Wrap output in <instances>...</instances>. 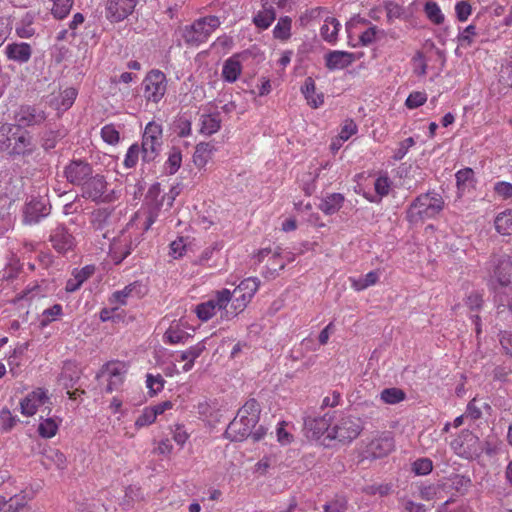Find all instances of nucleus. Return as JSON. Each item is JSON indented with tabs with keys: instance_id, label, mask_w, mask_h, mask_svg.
<instances>
[{
	"instance_id": "f257e3e1",
	"label": "nucleus",
	"mask_w": 512,
	"mask_h": 512,
	"mask_svg": "<svg viewBox=\"0 0 512 512\" xmlns=\"http://www.w3.org/2000/svg\"><path fill=\"white\" fill-rule=\"evenodd\" d=\"M91 226L95 240L101 238L108 240L109 255L115 264H120L140 243L139 235H132L127 230L121 231L117 236H111L109 215L105 211H97L93 214Z\"/></svg>"
},
{
	"instance_id": "f03ea898",
	"label": "nucleus",
	"mask_w": 512,
	"mask_h": 512,
	"mask_svg": "<svg viewBox=\"0 0 512 512\" xmlns=\"http://www.w3.org/2000/svg\"><path fill=\"white\" fill-rule=\"evenodd\" d=\"M260 406L255 399H249L238 410L236 417L229 423L225 435L228 439L240 442L249 437L251 430L259 421Z\"/></svg>"
},
{
	"instance_id": "7ed1b4c3",
	"label": "nucleus",
	"mask_w": 512,
	"mask_h": 512,
	"mask_svg": "<svg viewBox=\"0 0 512 512\" xmlns=\"http://www.w3.org/2000/svg\"><path fill=\"white\" fill-rule=\"evenodd\" d=\"M444 208L442 196L435 191L419 195L409 206L406 218L410 223H418L431 219L439 214Z\"/></svg>"
},
{
	"instance_id": "20e7f679",
	"label": "nucleus",
	"mask_w": 512,
	"mask_h": 512,
	"mask_svg": "<svg viewBox=\"0 0 512 512\" xmlns=\"http://www.w3.org/2000/svg\"><path fill=\"white\" fill-rule=\"evenodd\" d=\"M333 426L330 428V440L346 444L355 440L363 430V422L359 417L333 411Z\"/></svg>"
},
{
	"instance_id": "39448f33",
	"label": "nucleus",
	"mask_w": 512,
	"mask_h": 512,
	"mask_svg": "<svg viewBox=\"0 0 512 512\" xmlns=\"http://www.w3.org/2000/svg\"><path fill=\"white\" fill-rule=\"evenodd\" d=\"M220 25L221 21L218 16L201 17L182 29V38L188 46L197 47L206 42Z\"/></svg>"
},
{
	"instance_id": "423d86ee",
	"label": "nucleus",
	"mask_w": 512,
	"mask_h": 512,
	"mask_svg": "<svg viewBox=\"0 0 512 512\" xmlns=\"http://www.w3.org/2000/svg\"><path fill=\"white\" fill-rule=\"evenodd\" d=\"M163 145V127L161 124L151 121L145 126L141 150H142V161L152 162L160 154Z\"/></svg>"
},
{
	"instance_id": "0eeeda50",
	"label": "nucleus",
	"mask_w": 512,
	"mask_h": 512,
	"mask_svg": "<svg viewBox=\"0 0 512 512\" xmlns=\"http://www.w3.org/2000/svg\"><path fill=\"white\" fill-rule=\"evenodd\" d=\"M231 301V291L223 288L214 293L207 301L197 304L194 312L202 322L209 321L218 311L222 312L221 317L225 319L224 313Z\"/></svg>"
},
{
	"instance_id": "6e6552de",
	"label": "nucleus",
	"mask_w": 512,
	"mask_h": 512,
	"mask_svg": "<svg viewBox=\"0 0 512 512\" xmlns=\"http://www.w3.org/2000/svg\"><path fill=\"white\" fill-rule=\"evenodd\" d=\"M450 446L457 456L468 460L478 458L483 451L478 436L468 430L462 431L451 441Z\"/></svg>"
},
{
	"instance_id": "1a4fd4ad",
	"label": "nucleus",
	"mask_w": 512,
	"mask_h": 512,
	"mask_svg": "<svg viewBox=\"0 0 512 512\" xmlns=\"http://www.w3.org/2000/svg\"><path fill=\"white\" fill-rule=\"evenodd\" d=\"M143 95L148 102L159 103L167 90V79L160 70H151L143 79Z\"/></svg>"
},
{
	"instance_id": "9d476101",
	"label": "nucleus",
	"mask_w": 512,
	"mask_h": 512,
	"mask_svg": "<svg viewBox=\"0 0 512 512\" xmlns=\"http://www.w3.org/2000/svg\"><path fill=\"white\" fill-rule=\"evenodd\" d=\"M50 405L51 402L47 390L43 388H36L31 391L20 402L21 413L27 417L35 415L41 407H44V410H48L49 414L51 412Z\"/></svg>"
},
{
	"instance_id": "9b49d317",
	"label": "nucleus",
	"mask_w": 512,
	"mask_h": 512,
	"mask_svg": "<svg viewBox=\"0 0 512 512\" xmlns=\"http://www.w3.org/2000/svg\"><path fill=\"white\" fill-rule=\"evenodd\" d=\"M128 371L126 363L121 361H110L106 363L102 369V376L107 378L106 392L111 393L117 390L124 382L125 375Z\"/></svg>"
},
{
	"instance_id": "f8f14e48",
	"label": "nucleus",
	"mask_w": 512,
	"mask_h": 512,
	"mask_svg": "<svg viewBox=\"0 0 512 512\" xmlns=\"http://www.w3.org/2000/svg\"><path fill=\"white\" fill-rule=\"evenodd\" d=\"M138 0H107L106 18L112 23H118L131 15Z\"/></svg>"
},
{
	"instance_id": "ddd939ff",
	"label": "nucleus",
	"mask_w": 512,
	"mask_h": 512,
	"mask_svg": "<svg viewBox=\"0 0 512 512\" xmlns=\"http://www.w3.org/2000/svg\"><path fill=\"white\" fill-rule=\"evenodd\" d=\"M49 241L60 254H66L75 247V238L64 225H57L51 230Z\"/></svg>"
},
{
	"instance_id": "4468645a",
	"label": "nucleus",
	"mask_w": 512,
	"mask_h": 512,
	"mask_svg": "<svg viewBox=\"0 0 512 512\" xmlns=\"http://www.w3.org/2000/svg\"><path fill=\"white\" fill-rule=\"evenodd\" d=\"M67 180L74 185H82L93 173L92 166L83 160H73L65 167Z\"/></svg>"
},
{
	"instance_id": "2eb2a0df",
	"label": "nucleus",
	"mask_w": 512,
	"mask_h": 512,
	"mask_svg": "<svg viewBox=\"0 0 512 512\" xmlns=\"http://www.w3.org/2000/svg\"><path fill=\"white\" fill-rule=\"evenodd\" d=\"M46 119L43 110L30 105H22L15 113V120L19 127L40 125Z\"/></svg>"
},
{
	"instance_id": "dca6fc26",
	"label": "nucleus",
	"mask_w": 512,
	"mask_h": 512,
	"mask_svg": "<svg viewBox=\"0 0 512 512\" xmlns=\"http://www.w3.org/2000/svg\"><path fill=\"white\" fill-rule=\"evenodd\" d=\"M333 412H327L321 417L309 418L305 421V428L313 438L319 439L326 435L330 439V428L333 426Z\"/></svg>"
},
{
	"instance_id": "f3484780",
	"label": "nucleus",
	"mask_w": 512,
	"mask_h": 512,
	"mask_svg": "<svg viewBox=\"0 0 512 512\" xmlns=\"http://www.w3.org/2000/svg\"><path fill=\"white\" fill-rule=\"evenodd\" d=\"M107 182L102 175L90 176L82 184V196L86 199L98 202L102 200L104 193L106 192Z\"/></svg>"
},
{
	"instance_id": "a211bd4d",
	"label": "nucleus",
	"mask_w": 512,
	"mask_h": 512,
	"mask_svg": "<svg viewBox=\"0 0 512 512\" xmlns=\"http://www.w3.org/2000/svg\"><path fill=\"white\" fill-rule=\"evenodd\" d=\"M36 149L32 136L19 128L13 138L12 146L8 152L11 156H29Z\"/></svg>"
},
{
	"instance_id": "6ab92c4d",
	"label": "nucleus",
	"mask_w": 512,
	"mask_h": 512,
	"mask_svg": "<svg viewBox=\"0 0 512 512\" xmlns=\"http://www.w3.org/2000/svg\"><path fill=\"white\" fill-rule=\"evenodd\" d=\"M325 66L329 71L342 70L349 67L355 60V54L348 51L333 50L324 56Z\"/></svg>"
},
{
	"instance_id": "aec40b11",
	"label": "nucleus",
	"mask_w": 512,
	"mask_h": 512,
	"mask_svg": "<svg viewBox=\"0 0 512 512\" xmlns=\"http://www.w3.org/2000/svg\"><path fill=\"white\" fill-rule=\"evenodd\" d=\"M394 449V440L389 434H384L372 439L367 447L366 453L373 458H381Z\"/></svg>"
},
{
	"instance_id": "412c9836",
	"label": "nucleus",
	"mask_w": 512,
	"mask_h": 512,
	"mask_svg": "<svg viewBox=\"0 0 512 512\" xmlns=\"http://www.w3.org/2000/svg\"><path fill=\"white\" fill-rule=\"evenodd\" d=\"M5 55L9 60L19 64L27 63L32 56V48L26 42H14L5 47Z\"/></svg>"
},
{
	"instance_id": "4be33fe9",
	"label": "nucleus",
	"mask_w": 512,
	"mask_h": 512,
	"mask_svg": "<svg viewBox=\"0 0 512 512\" xmlns=\"http://www.w3.org/2000/svg\"><path fill=\"white\" fill-rule=\"evenodd\" d=\"M50 212L44 200L32 199L30 200L25 208V220L27 223H37L42 218L46 217Z\"/></svg>"
},
{
	"instance_id": "5701e85b",
	"label": "nucleus",
	"mask_w": 512,
	"mask_h": 512,
	"mask_svg": "<svg viewBox=\"0 0 512 512\" xmlns=\"http://www.w3.org/2000/svg\"><path fill=\"white\" fill-rule=\"evenodd\" d=\"M251 298L247 297L245 294L237 293L236 290H233L231 292V301L229 308L227 307V310H225L224 317L225 319L229 320L240 313H242L247 305L251 302Z\"/></svg>"
},
{
	"instance_id": "b1692460",
	"label": "nucleus",
	"mask_w": 512,
	"mask_h": 512,
	"mask_svg": "<svg viewBox=\"0 0 512 512\" xmlns=\"http://www.w3.org/2000/svg\"><path fill=\"white\" fill-rule=\"evenodd\" d=\"M94 270V267L91 265H87L81 269H75L72 273V277L66 282L65 290L69 293L77 291L81 285L92 276Z\"/></svg>"
},
{
	"instance_id": "393cba45",
	"label": "nucleus",
	"mask_w": 512,
	"mask_h": 512,
	"mask_svg": "<svg viewBox=\"0 0 512 512\" xmlns=\"http://www.w3.org/2000/svg\"><path fill=\"white\" fill-rule=\"evenodd\" d=\"M241 72L242 65L239 60V55L235 54L227 60H225L222 67L221 75L224 81L228 83H234L239 78Z\"/></svg>"
},
{
	"instance_id": "a878e982",
	"label": "nucleus",
	"mask_w": 512,
	"mask_h": 512,
	"mask_svg": "<svg viewBox=\"0 0 512 512\" xmlns=\"http://www.w3.org/2000/svg\"><path fill=\"white\" fill-rule=\"evenodd\" d=\"M191 335L180 323H173L163 335V341L171 345L185 344Z\"/></svg>"
},
{
	"instance_id": "bb28decb",
	"label": "nucleus",
	"mask_w": 512,
	"mask_h": 512,
	"mask_svg": "<svg viewBox=\"0 0 512 512\" xmlns=\"http://www.w3.org/2000/svg\"><path fill=\"white\" fill-rule=\"evenodd\" d=\"M301 92L312 108H318L324 103V95L322 93H316V85L311 77L305 79L301 87Z\"/></svg>"
},
{
	"instance_id": "cd10ccee",
	"label": "nucleus",
	"mask_w": 512,
	"mask_h": 512,
	"mask_svg": "<svg viewBox=\"0 0 512 512\" xmlns=\"http://www.w3.org/2000/svg\"><path fill=\"white\" fill-rule=\"evenodd\" d=\"M141 285L137 282L130 283L125 286L122 290L115 291L111 298L110 303L116 304V307L123 306L127 304V300L132 296H139L141 294Z\"/></svg>"
},
{
	"instance_id": "c85d7f7f",
	"label": "nucleus",
	"mask_w": 512,
	"mask_h": 512,
	"mask_svg": "<svg viewBox=\"0 0 512 512\" xmlns=\"http://www.w3.org/2000/svg\"><path fill=\"white\" fill-rule=\"evenodd\" d=\"M341 28L340 22L334 17H327L320 28L322 39L330 44H335Z\"/></svg>"
},
{
	"instance_id": "c756f323",
	"label": "nucleus",
	"mask_w": 512,
	"mask_h": 512,
	"mask_svg": "<svg viewBox=\"0 0 512 512\" xmlns=\"http://www.w3.org/2000/svg\"><path fill=\"white\" fill-rule=\"evenodd\" d=\"M344 200L341 193L328 194L322 199L319 209L326 215H333L342 208Z\"/></svg>"
},
{
	"instance_id": "7c9ffc66",
	"label": "nucleus",
	"mask_w": 512,
	"mask_h": 512,
	"mask_svg": "<svg viewBox=\"0 0 512 512\" xmlns=\"http://www.w3.org/2000/svg\"><path fill=\"white\" fill-rule=\"evenodd\" d=\"M47 415H49L47 413ZM62 420L58 417H43L40 416V423L38 425V433L42 438H52L57 434Z\"/></svg>"
},
{
	"instance_id": "2f4dec72",
	"label": "nucleus",
	"mask_w": 512,
	"mask_h": 512,
	"mask_svg": "<svg viewBox=\"0 0 512 512\" xmlns=\"http://www.w3.org/2000/svg\"><path fill=\"white\" fill-rule=\"evenodd\" d=\"M35 21V15L32 12H26L20 21L16 24L15 33L19 38L29 39L33 37L36 33L33 28V23Z\"/></svg>"
},
{
	"instance_id": "473e14b6",
	"label": "nucleus",
	"mask_w": 512,
	"mask_h": 512,
	"mask_svg": "<svg viewBox=\"0 0 512 512\" xmlns=\"http://www.w3.org/2000/svg\"><path fill=\"white\" fill-rule=\"evenodd\" d=\"M214 151V146L210 143H199L195 147L193 154V163L199 169L204 168L210 161Z\"/></svg>"
},
{
	"instance_id": "72a5a7b5",
	"label": "nucleus",
	"mask_w": 512,
	"mask_h": 512,
	"mask_svg": "<svg viewBox=\"0 0 512 512\" xmlns=\"http://www.w3.org/2000/svg\"><path fill=\"white\" fill-rule=\"evenodd\" d=\"M221 127V119L218 113L203 114L200 117V132L204 135H212Z\"/></svg>"
},
{
	"instance_id": "f704fd0d",
	"label": "nucleus",
	"mask_w": 512,
	"mask_h": 512,
	"mask_svg": "<svg viewBox=\"0 0 512 512\" xmlns=\"http://www.w3.org/2000/svg\"><path fill=\"white\" fill-rule=\"evenodd\" d=\"M77 90L73 87H68L63 90L59 96L54 100V106L58 111L68 110L74 103L77 97Z\"/></svg>"
},
{
	"instance_id": "c9c22d12",
	"label": "nucleus",
	"mask_w": 512,
	"mask_h": 512,
	"mask_svg": "<svg viewBox=\"0 0 512 512\" xmlns=\"http://www.w3.org/2000/svg\"><path fill=\"white\" fill-rule=\"evenodd\" d=\"M489 408L486 402H483L477 398H473L468 404L465 411L466 419L469 425H472L476 421L482 418V409Z\"/></svg>"
},
{
	"instance_id": "e433bc0d",
	"label": "nucleus",
	"mask_w": 512,
	"mask_h": 512,
	"mask_svg": "<svg viewBox=\"0 0 512 512\" xmlns=\"http://www.w3.org/2000/svg\"><path fill=\"white\" fill-rule=\"evenodd\" d=\"M495 229L502 235H512V209L499 213L494 221Z\"/></svg>"
},
{
	"instance_id": "4c0bfd02",
	"label": "nucleus",
	"mask_w": 512,
	"mask_h": 512,
	"mask_svg": "<svg viewBox=\"0 0 512 512\" xmlns=\"http://www.w3.org/2000/svg\"><path fill=\"white\" fill-rule=\"evenodd\" d=\"M18 127L13 124L0 126V151L9 152Z\"/></svg>"
},
{
	"instance_id": "58836bf2",
	"label": "nucleus",
	"mask_w": 512,
	"mask_h": 512,
	"mask_svg": "<svg viewBox=\"0 0 512 512\" xmlns=\"http://www.w3.org/2000/svg\"><path fill=\"white\" fill-rule=\"evenodd\" d=\"M292 19L288 16L280 17L273 29L275 39L286 41L291 37Z\"/></svg>"
},
{
	"instance_id": "ea45409f",
	"label": "nucleus",
	"mask_w": 512,
	"mask_h": 512,
	"mask_svg": "<svg viewBox=\"0 0 512 512\" xmlns=\"http://www.w3.org/2000/svg\"><path fill=\"white\" fill-rule=\"evenodd\" d=\"M182 164V153L179 148L172 147L168 153V158L164 163L165 173L174 175Z\"/></svg>"
},
{
	"instance_id": "a19ab883",
	"label": "nucleus",
	"mask_w": 512,
	"mask_h": 512,
	"mask_svg": "<svg viewBox=\"0 0 512 512\" xmlns=\"http://www.w3.org/2000/svg\"><path fill=\"white\" fill-rule=\"evenodd\" d=\"M63 315V307L61 304H54L53 306L43 310L39 318V325L41 328L47 327L54 321L60 319Z\"/></svg>"
},
{
	"instance_id": "79ce46f5",
	"label": "nucleus",
	"mask_w": 512,
	"mask_h": 512,
	"mask_svg": "<svg viewBox=\"0 0 512 512\" xmlns=\"http://www.w3.org/2000/svg\"><path fill=\"white\" fill-rule=\"evenodd\" d=\"M52 2L51 14L57 20L66 18L74 4L73 0H50Z\"/></svg>"
},
{
	"instance_id": "37998d69",
	"label": "nucleus",
	"mask_w": 512,
	"mask_h": 512,
	"mask_svg": "<svg viewBox=\"0 0 512 512\" xmlns=\"http://www.w3.org/2000/svg\"><path fill=\"white\" fill-rule=\"evenodd\" d=\"M379 280V273L377 271H370L364 276H360L359 278H352L351 283L352 287L356 291H362L367 289L370 286L375 285Z\"/></svg>"
},
{
	"instance_id": "c03bdc74",
	"label": "nucleus",
	"mask_w": 512,
	"mask_h": 512,
	"mask_svg": "<svg viewBox=\"0 0 512 512\" xmlns=\"http://www.w3.org/2000/svg\"><path fill=\"white\" fill-rule=\"evenodd\" d=\"M276 18V11L263 7L253 18L254 24L260 29H267Z\"/></svg>"
},
{
	"instance_id": "a18cd8bd",
	"label": "nucleus",
	"mask_w": 512,
	"mask_h": 512,
	"mask_svg": "<svg viewBox=\"0 0 512 512\" xmlns=\"http://www.w3.org/2000/svg\"><path fill=\"white\" fill-rule=\"evenodd\" d=\"M260 286V280L257 277H248L240 282L234 289L237 293L245 294L249 298H253Z\"/></svg>"
},
{
	"instance_id": "49530a36",
	"label": "nucleus",
	"mask_w": 512,
	"mask_h": 512,
	"mask_svg": "<svg viewBox=\"0 0 512 512\" xmlns=\"http://www.w3.org/2000/svg\"><path fill=\"white\" fill-rule=\"evenodd\" d=\"M406 398L405 392L396 387L386 388L381 391L380 399L386 404H397L402 402Z\"/></svg>"
},
{
	"instance_id": "de8ad7c7",
	"label": "nucleus",
	"mask_w": 512,
	"mask_h": 512,
	"mask_svg": "<svg viewBox=\"0 0 512 512\" xmlns=\"http://www.w3.org/2000/svg\"><path fill=\"white\" fill-rule=\"evenodd\" d=\"M456 183L458 190L464 193L466 188L472 187L474 183V171L471 168L459 170L456 174Z\"/></svg>"
},
{
	"instance_id": "09e8293b",
	"label": "nucleus",
	"mask_w": 512,
	"mask_h": 512,
	"mask_svg": "<svg viewBox=\"0 0 512 512\" xmlns=\"http://www.w3.org/2000/svg\"><path fill=\"white\" fill-rule=\"evenodd\" d=\"M424 12L427 18L434 24L440 25L444 22V14L436 2L429 1L424 6Z\"/></svg>"
},
{
	"instance_id": "8fccbe9b",
	"label": "nucleus",
	"mask_w": 512,
	"mask_h": 512,
	"mask_svg": "<svg viewBox=\"0 0 512 512\" xmlns=\"http://www.w3.org/2000/svg\"><path fill=\"white\" fill-rule=\"evenodd\" d=\"M476 36V26L470 24L464 28L457 36L458 45L463 48H468L474 43Z\"/></svg>"
},
{
	"instance_id": "3c124183",
	"label": "nucleus",
	"mask_w": 512,
	"mask_h": 512,
	"mask_svg": "<svg viewBox=\"0 0 512 512\" xmlns=\"http://www.w3.org/2000/svg\"><path fill=\"white\" fill-rule=\"evenodd\" d=\"M234 45L233 38L226 34L219 36L212 44L211 49L218 54L228 53Z\"/></svg>"
},
{
	"instance_id": "603ef678",
	"label": "nucleus",
	"mask_w": 512,
	"mask_h": 512,
	"mask_svg": "<svg viewBox=\"0 0 512 512\" xmlns=\"http://www.w3.org/2000/svg\"><path fill=\"white\" fill-rule=\"evenodd\" d=\"M222 249V245L218 242L213 243L212 245L206 247L200 256L198 257L196 263L203 266H211L210 262L214 258V255L218 253Z\"/></svg>"
},
{
	"instance_id": "864d4df0",
	"label": "nucleus",
	"mask_w": 512,
	"mask_h": 512,
	"mask_svg": "<svg viewBox=\"0 0 512 512\" xmlns=\"http://www.w3.org/2000/svg\"><path fill=\"white\" fill-rule=\"evenodd\" d=\"M206 349L204 341H200L197 344L190 346L187 350L182 351L179 354V361H190L196 360Z\"/></svg>"
},
{
	"instance_id": "5fc2aeb1",
	"label": "nucleus",
	"mask_w": 512,
	"mask_h": 512,
	"mask_svg": "<svg viewBox=\"0 0 512 512\" xmlns=\"http://www.w3.org/2000/svg\"><path fill=\"white\" fill-rule=\"evenodd\" d=\"M164 384L165 380L160 374L154 375L148 373L146 375V387L148 388L150 395L153 396L162 391Z\"/></svg>"
},
{
	"instance_id": "6e6d98bb",
	"label": "nucleus",
	"mask_w": 512,
	"mask_h": 512,
	"mask_svg": "<svg viewBox=\"0 0 512 512\" xmlns=\"http://www.w3.org/2000/svg\"><path fill=\"white\" fill-rule=\"evenodd\" d=\"M140 153L142 154L141 147L137 143L132 144L126 152L123 161L124 167L127 169L134 168L138 163Z\"/></svg>"
},
{
	"instance_id": "4d7b16f0",
	"label": "nucleus",
	"mask_w": 512,
	"mask_h": 512,
	"mask_svg": "<svg viewBox=\"0 0 512 512\" xmlns=\"http://www.w3.org/2000/svg\"><path fill=\"white\" fill-rule=\"evenodd\" d=\"M383 7L386 11L387 21L389 23L393 22L395 19L401 18L404 14V8L394 1H385Z\"/></svg>"
},
{
	"instance_id": "13d9d810",
	"label": "nucleus",
	"mask_w": 512,
	"mask_h": 512,
	"mask_svg": "<svg viewBox=\"0 0 512 512\" xmlns=\"http://www.w3.org/2000/svg\"><path fill=\"white\" fill-rule=\"evenodd\" d=\"M288 424L285 421L279 422L276 427V439L280 445L286 446L293 442L294 436L287 430Z\"/></svg>"
},
{
	"instance_id": "bf43d9fd",
	"label": "nucleus",
	"mask_w": 512,
	"mask_h": 512,
	"mask_svg": "<svg viewBox=\"0 0 512 512\" xmlns=\"http://www.w3.org/2000/svg\"><path fill=\"white\" fill-rule=\"evenodd\" d=\"M101 137L104 142L110 145H115L120 140L119 131L113 124H107L101 128Z\"/></svg>"
},
{
	"instance_id": "052dcab7",
	"label": "nucleus",
	"mask_w": 512,
	"mask_h": 512,
	"mask_svg": "<svg viewBox=\"0 0 512 512\" xmlns=\"http://www.w3.org/2000/svg\"><path fill=\"white\" fill-rule=\"evenodd\" d=\"M390 188L391 181L386 174L380 175L379 177L376 178L374 182V189L379 199H381L384 196H387L390 192Z\"/></svg>"
},
{
	"instance_id": "680f3d73",
	"label": "nucleus",
	"mask_w": 512,
	"mask_h": 512,
	"mask_svg": "<svg viewBox=\"0 0 512 512\" xmlns=\"http://www.w3.org/2000/svg\"><path fill=\"white\" fill-rule=\"evenodd\" d=\"M155 413L153 412L152 408L145 407L142 411V413L137 417L135 420V427L137 429H141L143 427L149 426L153 424L156 420Z\"/></svg>"
},
{
	"instance_id": "e2e57ef3",
	"label": "nucleus",
	"mask_w": 512,
	"mask_h": 512,
	"mask_svg": "<svg viewBox=\"0 0 512 512\" xmlns=\"http://www.w3.org/2000/svg\"><path fill=\"white\" fill-rule=\"evenodd\" d=\"M427 101V94L422 91L411 92L406 101L405 105L409 109H415L422 106Z\"/></svg>"
},
{
	"instance_id": "0e129e2a",
	"label": "nucleus",
	"mask_w": 512,
	"mask_h": 512,
	"mask_svg": "<svg viewBox=\"0 0 512 512\" xmlns=\"http://www.w3.org/2000/svg\"><path fill=\"white\" fill-rule=\"evenodd\" d=\"M415 145V140L413 137H408L405 140L401 141L398 147L394 150L393 159L395 161L402 160L408 153L409 149Z\"/></svg>"
},
{
	"instance_id": "69168bd1",
	"label": "nucleus",
	"mask_w": 512,
	"mask_h": 512,
	"mask_svg": "<svg viewBox=\"0 0 512 512\" xmlns=\"http://www.w3.org/2000/svg\"><path fill=\"white\" fill-rule=\"evenodd\" d=\"M169 248V255L172 258H181L186 252V239L184 237H178L176 240L170 243Z\"/></svg>"
},
{
	"instance_id": "338daca9",
	"label": "nucleus",
	"mask_w": 512,
	"mask_h": 512,
	"mask_svg": "<svg viewBox=\"0 0 512 512\" xmlns=\"http://www.w3.org/2000/svg\"><path fill=\"white\" fill-rule=\"evenodd\" d=\"M432 469V461L428 458L417 459L412 465V470L417 475H427L432 471Z\"/></svg>"
},
{
	"instance_id": "774afa93",
	"label": "nucleus",
	"mask_w": 512,
	"mask_h": 512,
	"mask_svg": "<svg viewBox=\"0 0 512 512\" xmlns=\"http://www.w3.org/2000/svg\"><path fill=\"white\" fill-rule=\"evenodd\" d=\"M495 194L503 199L507 200L512 198V183L506 181H498L494 184Z\"/></svg>"
}]
</instances>
